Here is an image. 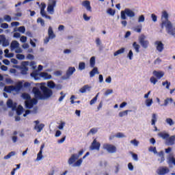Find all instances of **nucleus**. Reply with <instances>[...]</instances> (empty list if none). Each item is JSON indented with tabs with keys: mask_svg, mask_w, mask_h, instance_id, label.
<instances>
[{
	"mask_svg": "<svg viewBox=\"0 0 175 175\" xmlns=\"http://www.w3.org/2000/svg\"><path fill=\"white\" fill-rule=\"evenodd\" d=\"M40 90L42 91V94L39 90V88L34 87L33 88V93L34 94L35 98L39 99L40 100H43L44 99H49L53 96V90L49 89V88L42 85L40 86Z\"/></svg>",
	"mask_w": 175,
	"mask_h": 175,
	"instance_id": "1",
	"label": "nucleus"
},
{
	"mask_svg": "<svg viewBox=\"0 0 175 175\" xmlns=\"http://www.w3.org/2000/svg\"><path fill=\"white\" fill-rule=\"evenodd\" d=\"M152 74L154 77H151L150 81L153 85H155L158 83V80H161L165 76V72L163 71L154 70Z\"/></svg>",
	"mask_w": 175,
	"mask_h": 175,
	"instance_id": "2",
	"label": "nucleus"
},
{
	"mask_svg": "<svg viewBox=\"0 0 175 175\" xmlns=\"http://www.w3.org/2000/svg\"><path fill=\"white\" fill-rule=\"evenodd\" d=\"M83 154H84V150L82 149L79 152L78 154H72L70 158L68 161V165H73V163H75V162H76V161H77V159L80 158V157H81Z\"/></svg>",
	"mask_w": 175,
	"mask_h": 175,
	"instance_id": "3",
	"label": "nucleus"
},
{
	"mask_svg": "<svg viewBox=\"0 0 175 175\" xmlns=\"http://www.w3.org/2000/svg\"><path fill=\"white\" fill-rule=\"evenodd\" d=\"M120 14L122 20H126V16L128 17H135L133 11L129 8H126L124 10L121 11Z\"/></svg>",
	"mask_w": 175,
	"mask_h": 175,
	"instance_id": "4",
	"label": "nucleus"
},
{
	"mask_svg": "<svg viewBox=\"0 0 175 175\" xmlns=\"http://www.w3.org/2000/svg\"><path fill=\"white\" fill-rule=\"evenodd\" d=\"M103 147L104 150H107V151L110 152V154H114V152H117V148L113 144H104Z\"/></svg>",
	"mask_w": 175,
	"mask_h": 175,
	"instance_id": "5",
	"label": "nucleus"
},
{
	"mask_svg": "<svg viewBox=\"0 0 175 175\" xmlns=\"http://www.w3.org/2000/svg\"><path fill=\"white\" fill-rule=\"evenodd\" d=\"M139 43L143 49H147L148 47V45L150 44L148 40H146V36H144V34L141 35V36L139 37Z\"/></svg>",
	"mask_w": 175,
	"mask_h": 175,
	"instance_id": "6",
	"label": "nucleus"
},
{
	"mask_svg": "<svg viewBox=\"0 0 175 175\" xmlns=\"http://www.w3.org/2000/svg\"><path fill=\"white\" fill-rule=\"evenodd\" d=\"M100 149V143L96 141V139H94L91 146L90 147V150L91 151H94V150H96L97 151H99Z\"/></svg>",
	"mask_w": 175,
	"mask_h": 175,
	"instance_id": "7",
	"label": "nucleus"
},
{
	"mask_svg": "<svg viewBox=\"0 0 175 175\" xmlns=\"http://www.w3.org/2000/svg\"><path fill=\"white\" fill-rule=\"evenodd\" d=\"M40 122L39 120L34 121V124H36L34 129L36 131V132H38V133H40V132L43 131V128H44V124L41 123L39 124Z\"/></svg>",
	"mask_w": 175,
	"mask_h": 175,
	"instance_id": "8",
	"label": "nucleus"
},
{
	"mask_svg": "<svg viewBox=\"0 0 175 175\" xmlns=\"http://www.w3.org/2000/svg\"><path fill=\"white\" fill-rule=\"evenodd\" d=\"M154 46H156V50H157L159 53H162L165 49V44H163L161 41H155Z\"/></svg>",
	"mask_w": 175,
	"mask_h": 175,
	"instance_id": "9",
	"label": "nucleus"
},
{
	"mask_svg": "<svg viewBox=\"0 0 175 175\" xmlns=\"http://www.w3.org/2000/svg\"><path fill=\"white\" fill-rule=\"evenodd\" d=\"M170 172V170L167 167H159L157 171V174L165 175L167 174Z\"/></svg>",
	"mask_w": 175,
	"mask_h": 175,
	"instance_id": "10",
	"label": "nucleus"
},
{
	"mask_svg": "<svg viewBox=\"0 0 175 175\" xmlns=\"http://www.w3.org/2000/svg\"><path fill=\"white\" fill-rule=\"evenodd\" d=\"M0 44H2L3 47H8L9 46V40L6 39L5 35H0Z\"/></svg>",
	"mask_w": 175,
	"mask_h": 175,
	"instance_id": "11",
	"label": "nucleus"
},
{
	"mask_svg": "<svg viewBox=\"0 0 175 175\" xmlns=\"http://www.w3.org/2000/svg\"><path fill=\"white\" fill-rule=\"evenodd\" d=\"M82 6H83V8H85L88 12L92 13V8L91 7V3L90 2V1L88 0L83 1L82 2Z\"/></svg>",
	"mask_w": 175,
	"mask_h": 175,
	"instance_id": "12",
	"label": "nucleus"
},
{
	"mask_svg": "<svg viewBox=\"0 0 175 175\" xmlns=\"http://www.w3.org/2000/svg\"><path fill=\"white\" fill-rule=\"evenodd\" d=\"M56 5L57 1H55V0H53L51 4L48 5L47 12L51 14H54V8H55Z\"/></svg>",
	"mask_w": 175,
	"mask_h": 175,
	"instance_id": "13",
	"label": "nucleus"
},
{
	"mask_svg": "<svg viewBox=\"0 0 175 175\" xmlns=\"http://www.w3.org/2000/svg\"><path fill=\"white\" fill-rule=\"evenodd\" d=\"M7 106L9 109H12V110H16L17 107V103H13V100L12 99H8L7 101Z\"/></svg>",
	"mask_w": 175,
	"mask_h": 175,
	"instance_id": "14",
	"label": "nucleus"
},
{
	"mask_svg": "<svg viewBox=\"0 0 175 175\" xmlns=\"http://www.w3.org/2000/svg\"><path fill=\"white\" fill-rule=\"evenodd\" d=\"M74 72H76V68L75 67H69L66 72V79H69Z\"/></svg>",
	"mask_w": 175,
	"mask_h": 175,
	"instance_id": "15",
	"label": "nucleus"
},
{
	"mask_svg": "<svg viewBox=\"0 0 175 175\" xmlns=\"http://www.w3.org/2000/svg\"><path fill=\"white\" fill-rule=\"evenodd\" d=\"M44 148V144H42L40 146V150L39 151V152L37 154V161H40V159H42V158H43V149Z\"/></svg>",
	"mask_w": 175,
	"mask_h": 175,
	"instance_id": "16",
	"label": "nucleus"
},
{
	"mask_svg": "<svg viewBox=\"0 0 175 175\" xmlns=\"http://www.w3.org/2000/svg\"><path fill=\"white\" fill-rule=\"evenodd\" d=\"M48 37L51 39H54L55 38V34L54 33V31H53V27H49L48 29Z\"/></svg>",
	"mask_w": 175,
	"mask_h": 175,
	"instance_id": "17",
	"label": "nucleus"
},
{
	"mask_svg": "<svg viewBox=\"0 0 175 175\" xmlns=\"http://www.w3.org/2000/svg\"><path fill=\"white\" fill-rule=\"evenodd\" d=\"M40 77H42L43 79H45L46 80H50V79H51V75L44 72H40Z\"/></svg>",
	"mask_w": 175,
	"mask_h": 175,
	"instance_id": "18",
	"label": "nucleus"
},
{
	"mask_svg": "<svg viewBox=\"0 0 175 175\" xmlns=\"http://www.w3.org/2000/svg\"><path fill=\"white\" fill-rule=\"evenodd\" d=\"M13 88L14 91L18 92V91H21V88H23V82H18L15 86H13Z\"/></svg>",
	"mask_w": 175,
	"mask_h": 175,
	"instance_id": "19",
	"label": "nucleus"
},
{
	"mask_svg": "<svg viewBox=\"0 0 175 175\" xmlns=\"http://www.w3.org/2000/svg\"><path fill=\"white\" fill-rule=\"evenodd\" d=\"M46 9V4L44 3H41V8H40V14L42 16V17H44L46 14V11L44 10Z\"/></svg>",
	"mask_w": 175,
	"mask_h": 175,
	"instance_id": "20",
	"label": "nucleus"
},
{
	"mask_svg": "<svg viewBox=\"0 0 175 175\" xmlns=\"http://www.w3.org/2000/svg\"><path fill=\"white\" fill-rule=\"evenodd\" d=\"M91 89V87H90L88 85H85L83 87H82L80 90L79 92L81 94H84L85 92H87L88 91H90V90Z\"/></svg>",
	"mask_w": 175,
	"mask_h": 175,
	"instance_id": "21",
	"label": "nucleus"
},
{
	"mask_svg": "<svg viewBox=\"0 0 175 175\" xmlns=\"http://www.w3.org/2000/svg\"><path fill=\"white\" fill-rule=\"evenodd\" d=\"M158 136H159V137H161V139H163V140H165L166 139H169V137H170V135H169L167 133H159L158 134Z\"/></svg>",
	"mask_w": 175,
	"mask_h": 175,
	"instance_id": "22",
	"label": "nucleus"
},
{
	"mask_svg": "<svg viewBox=\"0 0 175 175\" xmlns=\"http://www.w3.org/2000/svg\"><path fill=\"white\" fill-rule=\"evenodd\" d=\"M10 47L12 50H14V49L20 47V44L18 43V42L14 40L11 42Z\"/></svg>",
	"mask_w": 175,
	"mask_h": 175,
	"instance_id": "23",
	"label": "nucleus"
},
{
	"mask_svg": "<svg viewBox=\"0 0 175 175\" xmlns=\"http://www.w3.org/2000/svg\"><path fill=\"white\" fill-rule=\"evenodd\" d=\"M96 73H97V75H99V72L98 71V68L95 67L90 72V77H94V76H95V75H96Z\"/></svg>",
	"mask_w": 175,
	"mask_h": 175,
	"instance_id": "24",
	"label": "nucleus"
},
{
	"mask_svg": "<svg viewBox=\"0 0 175 175\" xmlns=\"http://www.w3.org/2000/svg\"><path fill=\"white\" fill-rule=\"evenodd\" d=\"M4 91L8 94H10L12 91H14V88H13V85L5 86Z\"/></svg>",
	"mask_w": 175,
	"mask_h": 175,
	"instance_id": "25",
	"label": "nucleus"
},
{
	"mask_svg": "<svg viewBox=\"0 0 175 175\" xmlns=\"http://www.w3.org/2000/svg\"><path fill=\"white\" fill-rule=\"evenodd\" d=\"M15 110H16L17 116H21L23 114V111L24 110V109L23 108V106L18 105Z\"/></svg>",
	"mask_w": 175,
	"mask_h": 175,
	"instance_id": "26",
	"label": "nucleus"
},
{
	"mask_svg": "<svg viewBox=\"0 0 175 175\" xmlns=\"http://www.w3.org/2000/svg\"><path fill=\"white\" fill-rule=\"evenodd\" d=\"M25 107H27V109H32V107H33L32 101H31V100H26L25 102Z\"/></svg>",
	"mask_w": 175,
	"mask_h": 175,
	"instance_id": "27",
	"label": "nucleus"
},
{
	"mask_svg": "<svg viewBox=\"0 0 175 175\" xmlns=\"http://www.w3.org/2000/svg\"><path fill=\"white\" fill-rule=\"evenodd\" d=\"M175 135H172L168 138L167 142L170 146L174 144Z\"/></svg>",
	"mask_w": 175,
	"mask_h": 175,
	"instance_id": "28",
	"label": "nucleus"
},
{
	"mask_svg": "<svg viewBox=\"0 0 175 175\" xmlns=\"http://www.w3.org/2000/svg\"><path fill=\"white\" fill-rule=\"evenodd\" d=\"M125 51V48H121L113 53L114 57H117V55H120V54L124 53Z\"/></svg>",
	"mask_w": 175,
	"mask_h": 175,
	"instance_id": "29",
	"label": "nucleus"
},
{
	"mask_svg": "<svg viewBox=\"0 0 175 175\" xmlns=\"http://www.w3.org/2000/svg\"><path fill=\"white\" fill-rule=\"evenodd\" d=\"M133 47L135 49L136 53H139L140 51V45L137 42H134L133 44Z\"/></svg>",
	"mask_w": 175,
	"mask_h": 175,
	"instance_id": "30",
	"label": "nucleus"
},
{
	"mask_svg": "<svg viewBox=\"0 0 175 175\" xmlns=\"http://www.w3.org/2000/svg\"><path fill=\"white\" fill-rule=\"evenodd\" d=\"M159 157H161V159H159L158 161H159L160 163H162V162H165V157L163 156V151H161L159 152Z\"/></svg>",
	"mask_w": 175,
	"mask_h": 175,
	"instance_id": "31",
	"label": "nucleus"
},
{
	"mask_svg": "<svg viewBox=\"0 0 175 175\" xmlns=\"http://www.w3.org/2000/svg\"><path fill=\"white\" fill-rule=\"evenodd\" d=\"M167 163H168V165H172V163H173V165H174V166H175V158H174V157H170L168 158Z\"/></svg>",
	"mask_w": 175,
	"mask_h": 175,
	"instance_id": "32",
	"label": "nucleus"
},
{
	"mask_svg": "<svg viewBox=\"0 0 175 175\" xmlns=\"http://www.w3.org/2000/svg\"><path fill=\"white\" fill-rule=\"evenodd\" d=\"M151 121H152L151 122V125H155V122H157V114L152 113Z\"/></svg>",
	"mask_w": 175,
	"mask_h": 175,
	"instance_id": "33",
	"label": "nucleus"
},
{
	"mask_svg": "<svg viewBox=\"0 0 175 175\" xmlns=\"http://www.w3.org/2000/svg\"><path fill=\"white\" fill-rule=\"evenodd\" d=\"M98 96H99V93H97L95 97L90 100V105H94V103L98 100Z\"/></svg>",
	"mask_w": 175,
	"mask_h": 175,
	"instance_id": "34",
	"label": "nucleus"
},
{
	"mask_svg": "<svg viewBox=\"0 0 175 175\" xmlns=\"http://www.w3.org/2000/svg\"><path fill=\"white\" fill-rule=\"evenodd\" d=\"M28 72V68L25 66H24L23 67L21 68V75H27Z\"/></svg>",
	"mask_w": 175,
	"mask_h": 175,
	"instance_id": "35",
	"label": "nucleus"
},
{
	"mask_svg": "<svg viewBox=\"0 0 175 175\" xmlns=\"http://www.w3.org/2000/svg\"><path fill=\"white\" fill-rule=\"evenodd\" d=\"M14 155H16V152L12 151L10 152L8 154H7L6 156H5L4 159H9L12 158V157H14Z\"/></svg>",
	"mask_w": 175,
	"mask_h": 175,
	"instance_id": "36",
	"label": "nucleus"
},
{
	"mask_svg": "<svg viewBox=\"0 0 175 175\" xmlns=\"http://www.w3.org/2000/svg\"><path fill=\"white\" fill-rule=\"evenodd\" d=\"M83 163V159H78L73 165V166L76 167H79V166H81V164Z\"/></svg>",
	"mask_w": 175,
	"mask_h": 175,
	"instance_id": "37",
	"label": "nucleus"
},
{
	"mask_svg": "<svg viewBox=\"0 0 175 175\" xmlns=\"http://www.w3.org/2000/svg\"><path fill=\"white\" fill-rule=\"evenodd\" d=\"M169 102H170L172 103V102H173V98H167L164 100V104L162 105L161 106H167L169 105Z\"/></svg>",
	"mask_w": 175,
	"mask_h": 175,
	"instance_id": "38",
	"label": "nucleus"
},
{
	"mask_svg": "<svg viewBox=\"0 0 175 175\" xmlns=\"http://www.w3.org/2000/svg\"><path fill=\"white\" fill-rule=\"evenodd\" d=\"M22 98L23 99H27V100H31V96L28 93L22 94Z\"/></svg>",
	"mask_w": 175,
	"mask_h": 175,
	"instance_id": "39",
	"label": "nucleus"
},
{
	"mask_svg": "<svg viewBox=\"0 0 175 175\" xmlns=\"http://www.w3.org/2000/svg\"><path fill=\"white\" fill-rule=\"evenodd\" d=\"M165 122H167V124H168V125H170V126H172L174 124L173 119H172L170 118H167L165 120Z\"/></svg>",
	"mask_w": 175,
	"mask_h": 175,
	"instance_id": "40",
	"label": "nucleus"
},
{
	"mask_svg": "<svg viewBox=\"0 0 175 175\" xmlns=\"http://www.w3.org/2000/svg\"><path fill=\"white\" fill-rule=\"evenodd\" d=\"M90 64L91 68H94V66H95V57L93 56L90 58Z\"/></svg>",
	"mask_w": 175,
	"mask_h": 175,
	"instance_id": "41",
	"label": "nucleus"
},
{
	"mask_svg": "<svg viewBox=\"0 0 175 175\" xmlns=\"http://www.w3.org/2000/svg\"><path fill=\"white\" fill-rule=\"evenodd\" d=\"M79 70H84V69H85V63L80 62L79 64Z\"/></svg>",
	"mask_w": 175,
	"mask_h": 175,
	"instance_id": "42",
	"label": "nucleus"
},
{
	"mask_svg": "<svg viewBox=\"0 0 175 175\" xmlns=\"http://www.w3.org/2000/svg\"><path fill=\"white\" fill-rule=\"evenodd\" d=\"M96 132H98V129L96 128H92L88 133V135H91V133H92V135H95V133H96Z\"/></svg>",
	"mask_w": 175,
	"mask_h": 175,
	"instance_id": "43",
	"label": "nucleus"
},
{
	"mask_svg": "<svg viewBox=\"0 0 175 175\" xmlns=\"http://www.w3.org/2000/svg\"><path fill=\"white\" fill-rule=\"evenodd\" d=\"M47 86L49 88H55V83L54 82H53L52 81H51L48 82Z\"/></svg>",
	"mask_w": 175,
	"mask_h": 175,
	"instance_id": "44",
	"label": "nucleus"
},
{
	"mask_svg": "<svg viewBox=\"0 0 175 175\" xmlns=\"http://www.w3.org/2000/svg\"><path fill=\"white\" fill-rule=\"evenodd\" d=\"M128 111L129 110L123 111L119 113V117H124V116H128Z\"/></svg>",
	"mask_w": 175,
	"mask_h": 175,
	"instance_id": "45",
	"label": "nucleus"
},
{
	"mask_svg": "<svg viewBox=\"0 0 175 175\" xmlns=\"http://www.w3.org/2000/svg\"><path fill=\"white\" fill-rule=\"evenodd\" d=\"M107 13L111 16H114L116 14V10H113L112 8H109L107 10Z\"/></svg>",
	"mask_w": 175,
	"mask_h": 175,
	"instance_id": "46",
	"label": "nucleus"
},
{
	"mask_svg": "<svg viewBox=\"0 0 175 175\" xmlns=\"http://www.w3.org/2000/svg\"><path fill=\"white\" fill-rule=\"evenodd\" d=\"M163 85H166L165 88L167 90H169L170 88V82L165 81L164 82L162 83Z\"/></svg>",
	"mask_w": 175,
	"mask_h": 175,
	"instance_id": "47",
	"label": "nucleus"
},
{
	"mask_svg": "<svg viewBox=\"0 0 175 175\" xmlns=\"http://www.w3.org/2000/svg\"><path fill=\"white\" fill-rule=\"evenodd\" d=\"M3 18L7 23H10V21H12V16L10 15H5Z\"/></svg>",
	"mask_w": 175,
	"mask_h": 175,
	"instance_id": "48",
	"label": "nucleus"
},
{
	"mask_svg": "<svg viewBox=\"0 0 175 175\" xmlns=\"http://www.w3.org/2000/svg\"><path fill=\"white\" fill-rule=\"evenodd\" d=\"M18 31L21 33H25V27L21 26L18 28Z\"/></svg>",
	"mask_w": 175,
	"mask_h": 175,
	"instance_id": "49",
	"label": "nucleus"
},
{
	"mask_svg": "<svg viewBox=\"0 0 175 175\" xmlns=\"http://www.w3.org/2000/svg\"><path fill=\"white\" fill-rule=\"evenodd\" d=\"M37 23H40L42 27H44V20L42 19V18H38L37 19Z\"/></svg>",
	"mask_w": 175,
	"mask_h": 175,
	"instance_id": "50",
	"label": "nucleus"
},
{
	"mask_svg": "<svg viewBox=\"0 0 175 175\" xmlns=\"http://www.w3.org/2000/svg\"><path fill=\"white\" fill-rule=\"evenodd\" d=\"M17 59L23 60L25 58V55L23 54H17L16 55Z\"/></svg>",
	"mask_w": 175,
	"mask_h": 175,
	"instance_id": "51",
	"label": "nucleus"
},
{
	"mask_svg": "<svg viewBox=\"0 0 175 175\" xmlns=\"http://www.w3.org/2000/svg\"><path fill=\"white\" fill-rule=\"evenodd\" d=\"M1 28H3V29H8V28H9V25L8 23H1Z\"/></svg>",
	"mask_w": 175,
	"mask_h": 175,
	"instance_id": "52",
	"label": "nucleus"
},
{
	"mask_svg": "<svg viewBox=\"0 0 175 175\" xmlns=\"http://www.w3.org/2000/svg\"><path fill=\"white\" fill-rule=\"evenodd\" d=\"M146 106H148V107H150V106L152 105V99L146 100Z\"/></svg>",
	"mask_w": 175,
	"mask_h": 175,
	"instance_id": "53",
	"label": "nucleus"
},
{
	"mask_svg": "<svg viewBox=\"0 0 175 175\" xmlns=\"http://www.w3.org/2000/svg\"><path fill=\"white\" fill-rule=\"evenodd\" d=\"M127 57L128 58H129V59H132V58H133V52L132 51V50L129 51Z\"/></svg>",
	"mask_w": 175,
	"mask_h": 175,
	"instance_id": "54",
	"label": "nucleus"
},
{
	"mask_svg": "<svg viewBox=\"0 0 175 175\" xmlns=\"http://www.w3.org/2000/svg\"><path fill=\"white\" fill-rule=\"evenodd\" d=\"M83 17L85 21H90L91 20V16H88L87 14H83Z\"/></svg>",
	"mask_w": 175,
	"mask_h": 175,
	"instance_id": "55",
	"label": "nucleus"
},
{
	"mask_svg": "<svg viewBox=\"0 0 175 175\" xmlns=\"http://www.w3.org/2000/svg\"><path fill=\"white\" fill-rule=\"evenodd\" d=\"M144 15H141L138 18V23H144Z\"/></svg>",
	"mask_w": 175,
	"mask_h": 175,
	"instance_id": "56",
	"label": "nucleus"
},
{
	"mask_svg": "<svg viewBox=\"0 0 175 175\" xmlns=\"http://www.w3.org/2000/svg\"><path fill=\"white\" fill-rule=\"evenodd\" d=\"M131 144H133L136 147H137L139 146V142L136 139L131 140Z\"/></svg>",
	"mask_w": 175,
	"mask_h": 175,
	"instance_id": "57",
	"label": "nucleus"
},
{
	"mask_svg": "<svg viewBox=\"0 0 175 175\" xmlns=\"http://www.w3.org/2000/svg\"><path fill=\"white\" fill-rule=\"evenodd\" d=\"M152 20L154 21V23H156V21L158 20V16L155 15L154 14H151Z\"/></svg>",
	"mask_w": 175,
	"mask_h": 175,
	"instance_id": "58",
	"label": "nucleus"
},
{
	"mask_svg": "<svg viewBox=\"0 0 175 175\" xmlns=\"http://www.w3.org/2000/svg\"><path fill=\"white\" fill-rule=\"evenodd\" d=\"M161 62H162V59H161V58L158 57L154 60V65H158Z\"/></svg>",
	"mask_w": 175,
	"mask_h": 175,
	"instance_id": "59",
	"label": "nucleus"
},
{
	"mask_svg": "<svg viewBox=\"0 0 175 175\" xmlns=\"http://www.w3.org/2000/svg\"><path fill=\"white\" fill-rule=\"evenodd\" d=\"M110 94H113V90L108 89L105 92V96H107L108 95H110Z\"/></svg>",
	"mask_w": 175,
	"mask_h": 175,
	"instance_id": "60",
	"label": "nucleus"
},
{
	"mask_svg": "<svg viewBox=\"0 0 175 175\" xmlns=\"http://www.w3.org/2000/svg\"><path fill=\"white\" fill-rule=\"evenodd\" d=\"M20 40H21V42H22V43H25V42H27V36H22L21 37Z\"/></svg>",
	"mask_w": 175,
	"mask_h": 175,
	"instance_id": "61",
	"label": "nucleus"
},
{
	"mask_svg": "<svg viewBox=\"0 0 175 175\" xmlns=\"http://www.w3.org/2000/svg\"><path fill=\"white\" fill-rule=\"evenodd\" d=\"M149 150L151 151L152 152H154V154H157V148L156 147H150Z\"/></svg>",
	"mask_w": 175,
	"mask_h": 175,
	"instance_id": "62",
	"label": "nucleus"
},
{
	"mask_svg": "<svg viewBox=\"0 0 175 175\" xmlns=\"http://www.w3.org/2000/svg\"><path fill=\"white\" fill-rule=\"evenodd\" d=\"M14 38H16V39H18L21 36V34L18 32L14 33Z\"/></svg>",
	"mask_w": 175,
	"mask_h": 175,
	"instance_id": "63",
	"label": "nucleus"
},
{
	"mask_svg": "<svg viewBox=\"0 0 175 175\" xmlns=\"http://www.w3.org/2000/svg\"><path fill=\"white\" fill-rule=\"evenodd\" d=\"M116 137L121 138V137H125V135L122 133H118L116 135Z\"/></svg>",
	"mask_w": 175,
	"mask_h": 175,
	"instance_id": "64",
	"label": "nucleus"
}]
</instances>
